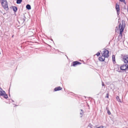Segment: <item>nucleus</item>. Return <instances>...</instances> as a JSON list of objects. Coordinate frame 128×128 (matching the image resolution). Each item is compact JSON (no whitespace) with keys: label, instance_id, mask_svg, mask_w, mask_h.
Returning <instances> with one entry per match:
<instances>
[{"label":"nucleus","instance_id":"obj_1","mask_svg":"<svg viewBox=\"0 0 128 128\" xmlns=\"http://www.w3.org/2000/svg\"><path fill=\"white\" fill-rule=\"evenodd\" d=\"M125 26V22L122 20V24L120 23L119 26V28L120 29V32L119 33V36H120L121 37H122V32L124 31V27Z\"/></svg>","mask_w":128,"mask_h":128},{"label":"nucleus","instance_id":"obj_2","mask_svg":"<svg viewBox=\"0 0 128 128\" xmlns=\"http://www.w3.org/2000/svg\"><path fill=\"white\" fill-rule=\"evenodd\" d=\"M122 61L126 64L128 63V55L126 54H122L120 56Z\"/></svg>","mask_w":128,"mask_h":128},{"label":"nucleus","instance_id":"obj_3","mask_svg":"<svg viewBox=\"0 0 128 128\" xmlns=\"http://www.w3.org/2000/svg\"><path fill=\"white\" fill-rule=\"evenodd\" d=\"M120 69L122 70H128V65L127 64H124L121 66L120 67Z\"/></svg>","mask_w":128,"mask_h":128},{"label":"nucleus","instance_id":"obj_4","mask_svg":"<svg viewBox=\"0 0 128 128\" xmlns=\"http://www.w3.org/2000/svg\"><path fill=\"white\" fill-rule=\"evenodd\" d=\"M108 51L106 50H105L104 51V53L102 55V56H104V57H108Z\"/></svg>","mask_w":128,"mask_h":128},{"label":"nucleus","instance_id":"obj_5","mask_svg":"<svg viewBox=\"0 0 128 128\" xmlns=\"http://www.w3.org/2000/svg\"><path fill=\"white\" fill-rule=\"evenodd\" d=\"M2 4V5L4 9L6 10H8V8L7 2H3Z\"/></svg>","mask_w":128,"mask_h":128},{"label":"nucleus","instance_id":"obj_6","mask_svg":"<svg viewBox=\"0 0 128 128\" xmlns=\"http://www.w3.org/2000/svg\"><path fill=\"white\" fill-rule=\"evenodd\" d=\"M116 9L117 11V14L119 15L120 12V8L119 5L116 4Z\"/></svg>","mask_w":128,"mask_h":128},{"label":"nucleus","instance_id":"obj_7","mask_svg":"<svg viewBox=\"0 0 128 128\" xmlns=\"http://www.w3.org/2000/svg\"><path fill=\"white\" fill-rule=\"evenodd\" d=\"M81 63L78 61H75L72 62V66H76V65L78 64H81Z\"/></svg>","mask_w":128,"mask_h":128},{"label":"nucleus","instance_id":"obj_8","mask_svg":"<svg viewBox=\"0 0 128 128\" xmlns=\"http://www.w3.org/2000/svg\"><path fill=\"white\" fill-rule=\"evenodd\" d=\"M5 94V92L2 89L0 88V96H3Z\"/></svg>","mask_w":128,"mask_h":128},{"label":"nucleus","instance_id":"obj_9","mask_svg":"<svg viewBox=\"0 0 128 128\" xmlns=\"http://www.w3.org/2000/svg\"><path fill=\"white\" fill-rule=\"evenodd\" d=\"M105 57L104 56H102L100 57H99L98 59L101 62H103L104 61L105 59Z\"/></svg>","mask_w":128,"mask_h":128},{"label":"nucleus","instance_id":"obj_10","mask_svg":"<svg viewBox=\"0 0 128 128\" xmlns=\"http://www.w3.org/2000/svg\"><path fill=\"white\" fill-rule=\"evenodd\" d=\"M62 89V88H61L60 86H59L58 87H57L56 88L54 89V90L55 91H57L59 90H61Z\"/></svg>","mask_w":128,"mask_h":128},{"label":"nucleus","instance_id":"obj_11","mask_svg":"<svg viewBox=\"0 0 128 128\" xmlns=\"http://www.w3.org/2000/svg\"><path fill=\"white\" fill-rule=\"evenodd\" d=\"M12 8L14 11L15 12H16L18 9L17 7L15 6H12Z\"/></svg>","mask_w":128,"mask_h":128},{"label":"nucleus","instance_id":"obj_12","mask_svg":"<svg viewBox=\"0 0 128 128\" xmlns=\"http://www.w3.org/2000/svg\"><path fill=\"white\" fill-rule=\"evenodd\" d=\"M26 8L28 10H30L31 9V8L30 5L29 4H28L26 6Z\"/></svg>","mask_w":128,"mask_h":128},{"label":"nucleus","instance_id":"obj_13","mask_svg":"<svg viewBox=\"0 0 128 128\" xmlns=\"http://www.w3.org/2000/svg\"><path fill=\"white\" fill-rule=\"evenodd\" d=\"M7 2L6 0H0V2L2 4L3 2Z\"/></svg>","mask_w":128,"mask_h":128},{"label":"nucleus","instance_id":"obj_14","mask_svg":"<svg viewBox=\"0 0 128 128\" xmlns=\"http://www.w3.org/2000/svg\"><path fill=\"white\" fill-rule=\"evenodd\" d=\"M22 0H17L16 1V3L17 4H20L22 2Z\"/></svg>","mask_w":128,"mask_h":128},{"label":"nucleus","instance_id":"obj_15","mask_svg":"<svg viewBox=\"0 0 128 128\" xmlns=\"http://www.w3.org/2000/svg\"><path fill=\"white\" fill-rule=\"evenodd\" d=\"M81 112H80V114L81 115V117H82V116L84 114V112H83V111L82 110V109H81Z\"/></svg>","mask_w":128,"mask_h":128},{"label":"nucleus","instance_id":"obj_16","mask_svg":"<svg viewBox=\"0 0 128 128\" xmlns=\"http://www.w3.org/2000/svg\"><path fill=\"white\" fill-rule=\"evenodd\" d=\"M112 61L113 62H114L115 61V56L114 55H113L112 56Z\"/></svg>","mask_w":128,"mask_h":128},{"label":"nucleus","instance_id":"obj_17","mask_svg":"<svg viewBox=\"0 0 128 128\" xmlns=\"http://www.w3.org/2000/svg\"><path fill=\"white\" fill-rule=\"evenodd\" d=\"M116 99L118 102H121L120 100V99L119 97L118 96H116Z\"/></svg>","mask_w":128,"mask_h":128},{"label":"nucleus","instance_id":"obj_18","mask_svg":"<svg viewBox=\"0 0 128 128\" xmlns=\"http://www.w3.org/2000/svg\"><path fill=\"white\" fill-rule=\"evenodd\" d=\"M3 96H4V97L6 98H8V95L6 94V93L5 94H4V95H3Z\"/></svg>","mask_w":128,"mask_h":128},{"label":"nucleus","instance_id":"obj_19","mask_svg":"<svg viewBox=\"0 0 128 128\" xmlns=\"http://www.w3.org/2000/svg\"><path fill=\"white\" fill-rule=\"evenodd\" d=\"M120 0L121 2H124L125 4H126V3L125 2V0Z\"/></svg>","mask_w":128,"mask_h":128},{"label":"nucleus","instance_id":"obj_20","mask_svg":"<svg viewBox=\"0 0 128 128\" xmlns=\"http://www.w3.org/2000/svg\"><path fill=\"white\" fill-rule=\"evenodd\" d=\"M107 113L108 115H110L111 114V112L109 110L107 111Z\"/></svg>","mask_w":128,"mask_h":128},{"label":"nucleus","instance_id":"obj_21","mask_svg":"<svg viewBox=\"0 0 128 128\" xmlns=\"http://www.w3.org/2000/svg\"><path fill=\"white\" fill-rule=\"evenodd\" d=\"M100 52H98L97 54H96V55H97V56H98L100 55Z\"/></svg>","mask_w":128,"mask_h":128},{"label":"nucleus","instance_id":"obj_22","mask_svg":"<svg viewBox=\"0 0 128 128\" xmlns=\"http://www.w3.org/2000/svg\"><path fill=\"white\" fill-rule=\"evenodd\" d=\"M96 128H103V126H101L97 127Z\"/></svg>","mask_w":128,"mask_h":128},{"label":"nucleus","instance_id":"obj_23","mask_svg":"<svg viewBox=\"0 0 128 128\" xmlns=\"http://www.w3.org/2000/svg\"><path fill=\"white\" fill-rule=\"evenodd\" d=\"M106 98H108V94H107L106 95Z\"/></svg>","mask_w":128,"mask_h":128},{"label":"nucleus","instance_id":"obj_24","mask_svg":"<svg viewBox=\"0 0 128 128\" xmlns=\"http://www.w3.org/2000/svg\"><path fill=\"white\" fill-rule=\"evenodd\" d=\"M106 109L107 111H108V110H109L108 108V107H106Z\"/></svg>","mask_w":128,"mask_h":128},{"label":"nucleus","instance_id":"obj_25","mask_svg":"<svg viewBox=\"0 0 128 128\" xmlns=\"http://www.w3.org/2000/svg\"><path fill=\"white\" fill-rule=\"evenodd\" d=\"M24 18L23 19L24 20V21H25V18H25V17H24Z\"/></svg>","mask_w":128,"mask_h":128},{"label":"nucleus","instance_id":"obj_26","mask_svg":"<svg viewBox=\"0 0 128 128\" xmlns=\"http://www.w3.org/2000/svg\"><path fill=\"white\" fill-rule=\"evenodd\" d=\"M102 86H104V84L103 83L102 84Z\"/></svg>","mask_w":128,"mask_h":128},{"label":"nucleus","instance_id":"obj_27","mask_svg":"<svg viewBox=\"0 0 128 128\" xmlns=\"http://www.w3.org/2000/svg\"><path fill=\"white\" fill-rule=\"evenodd\" d=\"M13 36H12V38H13Z\"/></svg>","mask_w":128,"mask_h":128},{"label":"nucleus","instance_id":"obj_28","mask_svg":"<svg viewBox=\"0 0 128 128\" xmlns=\"http://www.w3.org/2000/svg\"><path fill=\"white\" fill-rule=\"evenodd\" d=\"M12 101L13 102H14V101H13V100H12Z\"/></svg>","mask_w":128,"mask_h":128}]
</instances>
